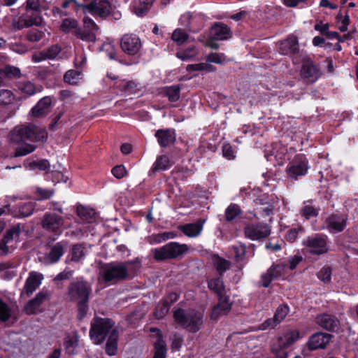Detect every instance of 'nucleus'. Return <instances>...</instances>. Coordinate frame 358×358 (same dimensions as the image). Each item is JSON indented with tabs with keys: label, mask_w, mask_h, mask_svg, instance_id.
<instances>
[{
	"label": "nucleus",
	"mask_w": 358,
	"mask_h": 358,
	"mask_svg": "<svg viewBox=\"0 0 358 358\" xmlns=\"http://www.w3.org/2000/svg\"><path fill=\"white\" fill-rule=\"evenodd\" d=\"M36 149V146L31 144L25 143L17 148L14 154V157H20L27 155L32 152H34Z\"/></svg>",
	"instance_id": "obj_52"
},
{
	"label": "nucleus",
	"mask_w": 358,
	"mask_h": 358,
	"mask_svg": "<svg viewBox=\"0 0 358 358\" xmlns=\"http://www.w3.org/2000/svg\"><path fill=\"white\" fill-rule=\"evenodd\" d=\"M204 222V220L199 219L194 223L179 225L178 229L188 237H196L201 234Z\"/></svg>",
	"instance_id": "obj_29"
},
{
	"label": "nucleus",
	"mask_w": 358,
	"mask_h": 358,
	"mask_svg": "<svg viewBox=\"0 0 358 358\" xmlns=\"http://www.w3.org/2000/svg\"><path fill=\"white\" fill-rule=\"evenodd\" d=\"M153 0H134V10L138 16H144L150 9Z\"/></svg>",
	"instance_id": "obj_35"
},
{
	"label": "nucleus",
	"mask_w": 358,
	"mask_h": 358,
	"mask_svg": "<svg viewBox=\"0 0 358 358\" xmlns=\"http://www.w3.org/2000/svg\"><path fill=\"white\" fill-rule=\"evenodd\" d=\"M327 227L330 232L342 231L346 224L345 219L338 215H331L326 220Z\"/></svg>",
	"instance_id": "obj_30"
},
{
	"label": "nucleus",
	"mask_w": 358,
	"mask_h": 358,
	"mask_svg": "<svg viewBox=\"0 0 358 358\" xmlns=\"http://www.w3.org/2000/svg\"><path fill=\"white\" fill-rule=\"evenodd\" d=\"M299 45L296 36H289L285 40L280 41L279 52L283 55L292 56L299 53Z\"/></svg>",
	"instance_id": "obj_21"
},
{
	"label": "nucleus",
	"mask_w": 358,
	"mask_h": 358,
	"mask_svg": "<svg viewBox=\"0 0 358 358\" xmlns=\"http://www.w3.org/2000/svg\"><path fill=\"white\" fill-rule=\"evenodd\" d=\"M180 85H173L169 87H166L164 89V94L168 97L169 101L176 102L180 99Z\"/></svg>",
	"instance_id": "obj_43"
},
{
	"label": "nucleus",
	"mask_w": 358,
	"mask_h": 358,
	"mask_svg": "<svg viewBox=\"0 0 358 358\" xmlns=\"http://www.w3.org/2000/svg\"><path fill=\"white\" fill-rule=\"evenodd\" d=\"M120 48L127 55H135L141 50V42L136 34H126L121 38Z\"/></svg>",
	"instance_id": "obj_14"
},
{
	"label": "nucleus",
	"mask_w": 358,
	"mask_h": 358,
	"mask_svg": "<svg viewBox=\"0 0 358 358\" xmlns=\"http://www.w3.org/2000/svg\"><path fill=\"white\" fill-rule=\"evenodd\" d=\"M304 231V229L302 227H297L295 228L290 229L285 236V238L290 243L294 242L298 236Z\"/></svg>",
	"instance_id": "obj_56"
},
{
	"label": "nucleus",
	"mask_w": 358,
	"mask_h": 358,
	"mask_svg": "<svg viewBox=\"0 0 358 358\" xmlns=\"http://www.w3.org/2000/svg\"><path fill=\"white\" fill-rule=\"evenodd\" d=\"M86 249L83 243H76L72 245L70 252V261L81 262L85 257Z\"/></svg>",
	"instance_id": "obj_33"
},
{
	"label": "nucleus",
	"mask_w": 358,
	"mask_h": 358,
	"mask_svg": "<svg viewBox=\"0 0 358 358\" xmlns=\"http://www.w3.org/2000/svg\"><path fill=\"white\" fill-rule=\"evenodd\" d=\"M20 225L15 224L7 230L3 238H1V255H7L15 248V242L19 238Z\"/></svg>",
	"instance_id": "obj_13"
},
{
	"label": "nucleus",
	"mask_w": 358,
	"mask_h": 358,
	"mask_svg": "<svg viewBox=\"0 0 358 358\" xmlns=\"http://www.w3.org/2000/svg\"><path fill=\"white\" fill-rule=\"evenodd\" d=\"M20 90L29 96H32L37 92L36 86L31 82H25L20 87Z\"/></svg>",
	"instance_id": "obj_61"
},
{
	"label": "nucleus",
	"mask_w": 358,
	"mask_h": 358,
	"mask_svg": "<svg viewBox=\"0 0 358 358\" xmlns=\"http://www.w3.org/2000/svg\"><path fill=\"white\" fill-rule=\"evenodd\" d=\"M246 245L244 243H239L231 247L234 252V258L236 263L239 264V268L241 269L246 264Z\"/></svg>",
	"instance_id": "obj_32"
},
{
	"label": "nucleus",
	"mask_w": 358,
	"mask_h": 358,
	"mask_svg": "<svg viewBox=\"0 0 358 358\" xmlns=\"http://www.w3.org/2000/svg\"><path fill=\"white\" fill-rule=\"evenodd\" d=\"M66 246V243L64 241L58 242L50 246V252L45 257L46 263L50 264L57 263L63 256Z\"/></svg>",
	"instance_id": "obj_25"
},
{
	"label": "nucleus",
	"mask_w": 358,
	"mask_h": 358,
	"mask_svg": "<svg viewBox=\"0 0 358 358\" xmlns=\"http://www.w3.org/2000/svg\"><path fill=\"white\" fill-rule=\"evenodd\" d=\"M35 203L31 201L23 203L18 206L11 207L9 203L1 207V215L8 214L15 217H25L32 215Z\"/></svg>",
	"instance_id": "obj_12"
},
{
	"label": "nucleus",
	"mask_w": 358,
	"mask_h": 358,
	"mask_svg": "<svg viewBox=\"0 0 358 358\" xmlns=\"http://www.w3.org/2000/svg\"><path fill=\"white\" fill-rule=\"evenodd\" d=\"M80 73L76 70H69L66 72L64 80L69 84H76L79 79Z\"/></svg>",
	"instance_id": "obj_58"
},
{
	"label": "nucleus",
	"mask_w": 358,
	"mask_h": 358,
	"mask_svg": "<svg viewBox=\"0 0 358 358\" xmlns=\"http://www.w3.org/2000/svg\"><path fill=\"white\" fill-rule=\"evenodd\" d=\"M118 331L116 329H112L110 332L106 345V352L109 356L115 355L117 350Z\"/></svg>",
	"instance_id": "obj_34"
},
{
	"label": "nucleus",
	"mask_w": 358,
	"mask_h": 358,
	"mask_svg": "<svg viewBox=\"0 0 358 358\" xmlns=\"http://www.w3.org/2000/svg\"><path fill=\"white\" fill-rule=\"evenodd\" d=\"M245 236L252 241L266 238L271 234V227L264 223L249 224L243 229Z\"/></svg>",
	"instance_id": "obj_11"
},
{
	"label": "nucleus",
	"mask_w": 358,
	"mask_h": 358,
	"mask_svg": "<svg viewBox=\"0 0 358 358\" xmlns=\"http://www.w3.org/2000/svg\"><path fill=\"white\" fill-rule=\"evenodd\" d=\"M308 169V161L306 157L303 154H298L286 168L287 178L291 182L296 181L307 174Z\"/></svg>",
	"instance_id": "obj_8"
},
{
	"label": "nucleus",
	"mask_w": 358,
	"mask_h": 358,
	"mask_svg": "<svg viewBox=\"0 0 358 358\" xmlns=\"http://www.w3.org/2000/svg\"><path fill=\"white\" fill-rule=\"evenodd\" d=\"M242 211L240 206L236 203H231L225 210V219L227 222H233Z\"/></svg>",
	"instance_id": "obj_44"
},
{
	"label": "nucleus",
	"mask_w": 358,
	"mask_h": 358,
	"mask_svg": "<svg viewBox=\"0 0 358 358\" xmlns=\"http://www.w3.org/2000/svg\"><path fill=\"white\" fill-rule=\"evenodd\" d=\"M218 296V303L213 307L210 313L211 320H217L221 315L227 314L231 308L232 303L229 302L228 296L224 294Z\"/></svg>",
	"instance_id": "obj_22"
},
{
	"label": "nucleus",
	"mask_w": 358,
	"mask_h": 358,
	"mask_svg": "<svg viewBox=\"0 0 358 358\" xmlns=\"http://www.w3.org/2000/svg\"><path fill=\"white\" fill-rule=\"evenodd\" d=\"M73 271L66 268L57 274L53 280L56 283L57 287L60 288L62 286V284L60 283V282L64 280L70 279L73 276Z\"/></svg>",
	"instance_id": "obj_53"
},
{
	"label": "nucleus",
	"mask_w": 358,
	"mask_h": 358,
	"mask_svg": "<svg viewBox=\"0 0 358 358\" xmlns=\"http://www.w3.org/2000/svg\"><path fill=\"white\" fill-rule=\"evenodd\" d=\"M214 266L220 276L230 268L231 263L228 260L215 255L213 259Z\"/></svg>",
	"instance_id": "obj_42"
},
{
	"label": "nucleus",
	"mask_w": 358,
	"mask_h": 358,
	"mask_svg": "<svg viewBox=\"0 0 358 358\" xmlns=\"http://www.w3.org/2000/svg\"><path fill=\"white\" fill-rule=\"evenodd\" d=\"M169 308L170 306L169 304H167V302H164L163 301L162 303H159L157 306L155 311L154 313L155 317L157 319L163 318L169 312Z\"/></svg>",
	"instance_id": "obj_55"
},
{
	"label": "nucleus",
	"mask_w": 358,
	"mask_h": 358,
	"mask_svg": "<svg viewBox=\"0 0 358 358\" xmlns=\"http://www.w3.org/2000/svg\"><path fill=\"white\" fill-rule=\"evenodd\" d=\"M289 310L287 305L279 306L276 309L273 317L266 320L263 323L260 324V329L266 330L268 329H273L286 317Z\"/></svg>",
	"instance_id": "obj_17"
},
{
	"label": "nucleus",
	"mask_w": 358,
	"mask_h": 358,
	"mask_svg": "<svg viewBox=\"0 0 358 358\" xmlns=\"http://www.w3.org/2000/svg\"><path fill=\"white\" fill-rule=\"evenodd\" d=\"M155 352L153 358H166V345L163 340L161 334L157 335V338L154 344Z\"/></svg>",
	"instance_id": "obj_37"
},
{
	"label": "nucleus",
	"mask_w": 358,
	"mask_h": 358,
	"mask_svg": "<svg viewBox=\"0 0 358 358\" xmlns=\"http://www.w3.org/2000/svg\"><path fill=\"white\" fill-rule=\"evenodd\" d=\"M155 136L162 148H166L176 141V133L173 129H159Z\"/></svg>",
	"instance_id": "obj_27"
},
{
	"label": "nucleus",
	"mask_w": 358,
	"mask_h": 358,
	"mask_svg": "<svg viewBox=\"0 0 358 358\" xmlns=\"http://www.w3.org/2000/svg\"><path fill=\"white\" fill-rule=\"evenodd\" d=\"M173 317L176 322L192 333L199 331L203 324V314L195 310L185 312L178 308L174 312Z\"/></svg>",
	"instance_id": "obj_4"
},
{
	"label": "nucleus",
	"mask_w": 358,
	"mask_h": 358,
	"mask_svg": "<svg viewBox=\"0 0 358 358\" xmlns=\"http://www.w3.org/2000/svg\"><path fill=\"white\" fill-rule=\"evenodd\" d=\"M187 250V245L180 244L177 242H170L159 248L152 250V252L156 261L162 262L177 258Z\"/></svg>",
	"instance_id": "obj_7"
},
{
	"label": "nucleus",
	"mask_w": 358,
	"mask_h": 358,
	"mask_svg": "<svg viewBox=\"0 0 358 358\" xmlns=\"http://www.w3.org/2000/svg\"><path fill=\"white\" fill-rule=\"evenodd\" d=\"M47 294L45 292H40L36 296L29 300L24 306V310L27 314L36 313L38 308L40 307L43 301L46 299Z\"/></svg>",
	"instance_id": "obj_31"
},
{
	"label": "nucleus",
	"mask_w": 358,
	"mask_h": 358,
	"mask_svg": "<svg viewBox=\"0 0 358 358\" xmlns=\"http://www.w3.org/2000/svg\"><path fill=\"white\" fill-rule=\"evenodd\" d=\"M83 6L92 15L102 18L108 16L112 10L111 5L107 0H93L90 4Z\"/></svg>",
	"instance_id": "obj_16"
},
{
	"label": "nucleus",
	"mask_w": 358,
	"mask_h": 358,
	"mask_svg": "<svg viewBox=\"0 0 358 358\" xmlns=\"http://www.w3.org/2000/svg\"><path fill=\"white\" fill-rule=\"evenodd\" d=\"M188 38V34L180 28L175 29L171 36L172 40L179 45L187 41Z\"/></svg>",
	"instance_id": "obj_48"
},
{
	"label": "nucleus",
	"mask_w": 358,
	"mask_h": 358,
	"mask_svg": "<svg viewBox=\"0 0 358 358\" xmlns=\"http://www.w3.org/2000/svg\"><path fill=\"white\" fill-rule=\"evenodd\" d=\"M331 338V334L323 332H317L309 338L307 346L310 350L324 349L330 342Z\"/></svg>",
	"instance_id": "obj_20"
},
{
	"label": "nucleus",
	"mask_w": 358,
	"mask_h": 358,
	"mask_svg": "<svg viewBox=\"0 0 358 358\" xmlns=\"http://www.w3.org/2000/svg\"><path fill=\"white\" fill-rule=\"evenodd\" d=\"M45 129L38 127L34 124L21 125L15 127L8 137L11 141L21 143L25 141L32 142L43 141L47 138Z\"/></svg>",
	"instance_id": "obj_3"
},
{
	"label": "nucleus",
	"mask_w": 358,
	"mask_h": 358,
	"mask_svg": "<svg viewBox=\"0 0 358 358\" xmlns=\"http://www.w3.org/2000/svg\"><path fill=\"white\" fill-rule=\"evenodd\" d=\"M63 224V218L55 213H45L42 220V227L50 231H57Z\"/></svg>",
	"instance_id": "obj_23"
},
{
	"label": "nucleus",
	"mask_w": 358,
	"mask_h": 358,
	"mask_svg": "<svg viewBox=\"0 0 358 358\" xmlns=\"http://www.w3.org/2000/svg\"><path fill=\"white\" fill-rule=\"evenodd\" d=\"M77 214L83 221L92 222L95 220L94 210L81 205L77 207Z\"/></svg>",
	"instance_id": "obj_39"
},
{
	"label": "nucleus",
	"mask_w": 358,
	"mask_h": 358,
	"mask_svg": "<svg viewBox=\"0 0 358 358\" xmlns=\"http://www.w3.org/2000/svg\"><path fill=\"white\" fill-rule=\"evenodd\" d=\"M73 35L78 38L87 42H94L96 40V33H94L83 27V29L79 28L74 31Z\"/></svg>",
	"instance_id": "obj_41"
},
{
	"label": "nucleus",
	"mask_w": 358,
	"mask_h": 358,
	"mask_svg": "<svg viewBox=\"0 0 358 358\" xmlns=\"http://www.w3.org/2000/svg\"><path fill=\"white\" fill-rule=\"evenodd\" d=\"M83 24L85 29L94 33H98L99 29L98 25L89 17H85L83 18Z\"/></svg>",
	"instance_id": "obj_63"
},
{
	"label": "nucleus",
	"mask_w": 358,
	"mask_h": 358,
	"mask_svg": "<svg viewBox=\"0 0 358 358\" xmlns=\"http://www.w3.org/2000/svg\"><path fill=\"white\" fill-rule=\"evenodd\" d=\"M322 75L319 65L315 62L307 60L301 68V76L303 78L308 80L310 83L316 82Z\"/></svg>",
	"instance_id": "obj_19"
},
{
	"label": "nucleus",
	"mask_w": 358,
	"mask_h": 358,
	"mask_svg": "<svg viewBox=\"0 0 358 358\" xmlns=\"http://www.w3.org/2000/svg\"><path fill=\"white\" fill-rule=\"evenodd\" d=\"M45 36V31L38 29H31L27 34V38L31 42H38Z\"/></svg>",
	"instance_id": "obj_54"
},
{
	"label": "nucleus",
	"mask_w": 358,
	"mask_h": 358,
	"mask_svg": "<svg viewBox=\"0 0 358 358\" xmlns=\"http://www.w3.org/2000/svg\"><path fill=\"white\" fill-rule=\"evenodd\" d=\"M204 25L203 17L200 14H192L187 30L191 32L199 31Z\"/></svg>",
	"instance_id": "obj_40"
},
{
	"label": "nucleus",
	"mask_w": 358,
	"mask_h": 358,
	"mask_svg": "<svg viewBox=\"0 0 358 358\" xmlns=\"http://www.w3.org/2000/svg\"><path fill=\"white\" fill-rule=\"evenodd\" d=\"M61 51L62 48L60 46L58 45H52L50 46L47 50H43L42 55H44L46 59H53L57 57Z\"/></svg>",
	"instance_id": "obj_51"
},
{
	"label": "nucleus",
	"mask_w": 358,
	"mask_h": 358,
	"mask_svg": "<svg viewBox=\"0 0 358 358\" xmlns=\"http://www.w3.org/2000/svg\"><path fill=\"white\" fill-rule=\"evenodd\" d=\"M30 167L32 169H38L41 171H48L50 168V164L48 160L41 159L38 161H33L30 163Z\"/></svg>",
	"instance_id": "obj_59"
},
{
	"label": "nucleus",
	"mask_w": 358,
	"mask_h": 358,
	"mask_svg": "<svg viewBox=\"0 0 358 358\" xmlns=\"http://www.w3.org/2000/svg\"><path fill=\"white\" fill-rule=\"evenodd\" d=\"M176 236V234L174 232L169 231L164 232L162 234H157L153 236V242L155 243H160L164 241H166L170 238H173Z\"/></svg>",
	"instance_id": "obj_60"
},
{
	"label": "nucleus",
	"mask_w": 358,
	"mask_h": 358,
	"mask_svg": "<svg viewBox=\"0 0 358 358\" xmlns=\"http://www.w3.org/2000/svg\"><path fill=\"white\" fill-rule=\"evenodd\" d=\"M21 76V71L18 67L11 65H6L4 67H1V80L3 79H17L20 78Z\"/></svg>",
	"instance_id": "obj_36"
},
{
	"label": "nucleus",
	"mask_w": 358,
	"mask_h": 358,
	"mask_svg": "<svg viewBox=\"0 0 358 358\" xmlns=\"http://www.w3.org/2000/svg\"><path fill=\"white\" fill-rule=\"evenodd\" d=\"M62 28L64 31H72V34H73L74 31L80 27H78V22L77 20L71 18H66L62 22Z\"/></svg>",
	"instance_id": "obj_50"
},
{
	"label": "nucleus",
	"mask_w": 358,
	"mask_h": 358,
	"mask_svg": "<svg viewBox=\"0 0 358 358\" xmlns=\"http://www.w3.org/2000/svg\"><path fill=\"white\" fill-rule=\"evenodd\" d=\"M209 33V36L218 41L227 40L231 37L230 29L227 24L222 22L215 23Z\"/></svg>",
	"instance_id": "obj_28"
},
{
	"label": "nucleus",
	"mask_w": 358,
	"mask_h": 358,
	"mask_svg": "<svg viewBox=\"0 0 358 358\" xmlns=\"http://www.w3.org/2000/svg\"><path fill=\"white\" fill-rule=\"evenodd\" d=\"M52 99L50 96H45L40 99L31 110V115L37 118L47 115L50 109Z\"/></svg>",
	"instance_id": "obj_26"
},
{
	"label": "nucleus",
	"mask_w": 358,
	"mask_h": 358,
	"mask_svg": "<svg viewBox=\"0 0 358 358\" xmlns=\"http://www.w3.org/2000/svg\"><path fill=\"white\" fill-rule=\"evenodd\" d=\"M315 322L329 331H337L340 327V321L336 316L328 313L318 315L315 317Z\"/></svg>",
	"instance_id": "obj_18"
},
{
	"label": "nucleus",
	"mask_w": 358,
	"mask_h": 358,
	"mask_svg": "<svg viewBox=\"0 0 358 358\" xmlns=\"http://www.w3.org/2000/svg\"><path fill=\"white\" fill-rule=\"evenodd\" d=\"M91 293L92 287L90 284L83 278L72 280L66 288V296L67 299L77 304V317L79 320H82L87 315Z\"/></svg>",
	"instance_id": "obj_2"
},
{
	"label": "nucleus",
	"mask_w": 358,
	"mask_h": 358,
	"mask_svg": "<svg viewBox=\"0 0 358 358\" xmlns=\"http://www.w3.org/2000/svg\"><path fill=\"white\" fill-rule=\"evenodd\" d=\"M139 268L136 261L113 262L101 266L100 276L106 283L113 285L132 279Z\"/></svg>",
	"instance_id": "obj_1"
},
{
	"label": "nucleus",
	"mask_w": 358,
	"mask_h": 358,
	"mask_svg": "<svg viewBox=\"0 0 358 358\" xmlns=\"http://www.w3.org/2000/svg\"><path fill=\"white\" fill-rule=\"evenodd\" d=\"M115 86L120 91L124 92L128 94L135 93L136 85L133 81L122 80L115 84Z\"/></svg>",
	"instance_id": "obj_46"
},
{
	"label": "nucleus",
	"mask_w": 358,
	"mask_h": 358,
	"mask_svg": "<svg viewBox=\"0 0 358 358\" xmlns=\"http://www.w3.org/2000/svg\"><path fill=\"white\" fill-rule=\"evenodd\" d=\"M15 95L10 90H1V117L5 119L10 117L17 109V104L14 102Z\"/></svg>",
	"instance_id": "obj_15"
},
{
	"label": "nucleus",
	"mask_w": 358,
	"mask_h": 358,
	"mask_svg": "<svg viewBox=\"0 0 358 358\" xmlns=\"http://www.w3.org/2000/svg\"><path fill=\"white\" fill-rule=\"evenodd\" d=\"M170 167L169 159L166 156H160L157 157L156 162L152 167V171L159 170H166Z\"/></svg>",
	"instance_id": "obj_49"
},
{
	"label": "nucleus",
	"mask_w": 358,
	"mask_h": 358,
	"mask_svg": "<svg viewBox=\"0 0 358 358\" xmlns=\"http://www.w3.org/2000/svg\"><path fill=\"white\" fill-rule=\"evenodd\" d=\"M197 53L196 48L194 46H192L185 50L178 51L176 53V56L182 61H187L194 58Z\"/></svg>",
	"instance_id": "obj_47"
},
{
	"label": "nucleus",
	"mask_w": 358,
	"mask_h": 358,
	"mask_svg": "<svg viewBox=\"0 0 358 358\" xmlns=\"http://www.w3.org/2000/svg\"><path fill=\"white\" fill-rule=\"evenodd\" d=\"M114 322L108 318L96 317L91 322L90 336L96 345L102 343L107 334L113 329Z\"/></svg>",
	"instance_id": "obj_6"
},
{
	"label": "nucleus",
	"mask_w": 358,
	"mask_h": 358,
	"mask_svg": "<svg viewBox=\"0 0 358 358\" xmlns=\"http://www.w3.org/2000/svg\"><path fill=\"white\" fill-rule=\"evenodd\" d=\"M43 6L40 0H27L26 1V13L24 14L22 22L26 27L32 26H41L43 18L41 17Z\"/></svg>",
	"instance_id": "obj_9"
},
{
	"label": "nucleus",
	"mask_w": 358,
	"mask_h": 358,
	"mask_svg": "<svg viewBox=\"0 0 358 358\" xmlns=\"http://www.w3.org/2000/svg\"><path fill=\"white\" fill-rule=\"evenodd\" d=\"M299 338V332L294 330H288L282 336H279L272 347V352L275 355V358H287V352L285 350L290 347Z\"/></svg>",
	"instance_id": "obj_10"
},
{
	"label": "nucleus",
	"mask_w": 358,
	"mask_h": 358,
	"mask_svg": "<svg viewBox=\"0 0 358 358\" xmlns=\"http://www.w3.org/2000/svg\"><path fill=\"white\" fill-rule=\"evenodd\" d=\"M302 245L306 252L313 255H324L329 250L328 238L326 235L322 234L308 236L303 241Z\"/></svg>",
	"instance_id": "obj_5"
},
{
	"label": "nucleus",
	"mask_w": 358,
	"mask_h": 358,
	"mask_svg": "<svg viewBox=\"0 0 358 358\" xmlns=\"http://www.w3.org/2000/svg\"><path fill=\"white\" fill-rule=\"evenodd\" d=\"M301 214L306 219H310V217H315L317 215V210L311 206L306 205L301 210Z\"/></svg>",
	"instance_id": "obj_62"
},
{
	"label": "nucleus",
	"mask_w": 358,
	"mask_h": 358,
	"mask_svg": "<svg viewBox=\"0 0 358 358\" xmlns=\"http://www.w3.org/2000/svg\"><path fill=\"white\" fill-rule=\"evenodd\" d=\"M317 275L324 283L329 282L331 278V268L329 266H324L317 273Z\"/></svg>",
	"instance_id": "obj_57"
},
{
	"label": "nucleus",
	"mask_w": 358,
	"mask_h": 358,
	"mask_svg": "<svg viewBox=\"0 0 358 358\" xmlns=\"http://www.w3.org/2000/svg\"><path fill=\"white\" fill-rule=\"evenodd\" d=\"M43 279V275L36 272H31L26 280L24 286L21 292V296L27 295L29 296L39 287Z\"/></svg>",
	"instance_id": "obj_24"
},
{
	"label": "nucleus",
	"mask_w": 358,
	"mask_h": 358,
	"mask_svg": "<svg viewBox=\"0 0 358 358\" xmlns=\"http://www.w3.org/2000/svg\"><path fill=\"white\" fill-rule=\"evenodd\" d=\"M208 287L218 296L225 294V286L221 277L208 280Z\"/></svg>",
	"instance_id": "obj_38"
},
{
	"label": "nucleus",
	"mask_w": 358,
	"mask_h": 358,
	"mask_svg": "<svg viewBox=\"0 0 358 358\" xmlns=\"http://www.w3.org/2000/svg\"><path fill=\"white\" fill-rule=\"evenodd\" d=\"M287 268V263H279L271 266L268 271L274 279H278L285 275Z\"/></svg>",
	"instance_id": "obj_45"
},
{
	"label": "nucleus",
	"mask_w": 358,
	"mask_h": 358,
	"mask_svg": "<svg viewBox=\"0 0 358 358\" xmlns=\"http://www.w3.org/2000/svg\"><path fill=\"white\" fill-rule=\"evenodd\" d=\"M36 193L39 196L38 200H44L50 199L54 194L55 191L53 189L37 187Z\"/></svg>",
	"instance_id": "obj_64"
}]
</instances>
